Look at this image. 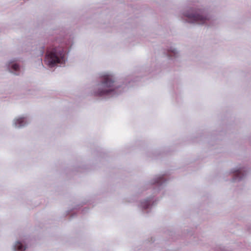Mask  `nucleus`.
I'll return each instance as SVG.
<instances>
[{
	"mask_svg": "<svg viewBox=\"0 0 251 251\" xmlns=\"http://www.w3.org/2000/svg\"><path fill=\"white\" fill-rule=\"evenodd\" d=\"M46 61L50 66H53L56 63H63L65 61L63 51L57 48L48 50Z\"/></svg>",
	"mask_w": 251,
	"mask_h": 251,
	"instance_id": "f257e3e1",
	"label": "nucleus"
},
{
	"mask_svg": "<svg viewBox=\"0 0 251 251\" xmlns=\"http://www.w3.org/2000/svg\"><path fill=\"white\" fill-rule=\"evenodd\" d=\"M102 80V86L104 90L96 92V96H101L108 95L113 90V81L111 76L109 75H103Z\"/></svg>",
	"mask_w": 251,
	"mask_h": 251,
	"instance_id": "f03ea898",
	"label": "nucleus"
},
{
	"mask_svg": "<svg viewBox=\"0 0 251 251\" xmlns=\"http://www.w3.org/2000/svg\"><path fill=\"white\" fill-rule=\"evenodd\" d=\"M189 17L190 19H193V22H197L198 23L200 24L205 23L206 20V19L205 18L200 15H193L192 16H190Z\"/></svg>",
	"mask_w": 251,
	"mask_h": 251,
	"instance_id": "7ed1b4c3",
	"label": "nucleus"
},
{
	"mask_svg": "<svg viewBox=\"0 0 251 251\" xmlns=\"http://www.w3.org/2000/svg\"><path fill=\"white\" fill-rule=\"evenodd\" d=\"M25 118H19L17 119L15 121V125L16 126L20 127L24 126L25 124Z\"/></svg>",
	"mask_w": 251,
	"mask_h": 251,
	"instance_id": "20e7f679",
	"label": "nucleus"
},
{
	"mask_svg": "<svg viewBox=\"0 0 251 251\" xmlns=\"http://www.w3.org/2000/svg\"><path fill=\"white\" fill-rule=\"evenodd\" d=\"M15 247L17 251H23L25 250V247L23 245L22 243L20 242H18L16 243Z\"/></svg>",
	"mask_w": 251,
	"mask_h": 251,
	"instance_id": "39448f33",
	"label": "nucleus"
},
{
	"mask_svg": "<svg viewBox=\"0 0 251 251\" xmlns=\"http://www.w3.org/2000/svg\"><path fill=\"white\" fill-rule=\"evenodd\" d=\"M11 66L12 68L15 71H17L19 69V67L17 64H13Z\"/></svg>",
	"mask_w": 251,
	"mask_h": 251,
	"instance_id": "423d86ee",
	"label": "nucleus"
}]
</instances>
